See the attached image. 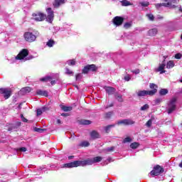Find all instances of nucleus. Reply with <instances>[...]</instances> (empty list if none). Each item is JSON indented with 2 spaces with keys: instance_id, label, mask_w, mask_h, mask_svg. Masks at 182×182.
<instances>
[{
  "instance_id": "f257e3e1",
  "label": "nucleus",
  "mask_w": 182,
  "mask_h": 182,
  "mask_svg": "<svg viewBox=\"0 0 182 182\" xmlns=\"http://www.w3.org/2000/svg\"><path fill=\"white\" fill-rule=\"evenodd\" d=\"M93 164L92 159H88L85 161H75L73 162L65 164L63 166V168H73V167H85V166H92Z\"/></svg>"
},
{
  "instance_id": "f03ea898",
  "label": "nucleus",
  "mask_w": 182,
  "mask_h": 182,
  "mask_svg": "<svg viewBox=\"0 0 182 182\" xmlns=\"http://www.w3.org/2000/svg\"><path fill=\"white\" fill-rule=\"evenodd\" d=\"M149 87L150 89H151V90H139L138 92H136V95L137 96H139V97H141L143 96H153L154 95H156V93H157V89H158V86L157 85L154 84V83H150L149 84Z\"/></svg>"
},
{
  "instance_id": "7ed1b4c3",
  "label": "nucleus",
  "mask_w": 182,
  "mask_h": 182,
  "mask_svg": "<svg viewBox=\"0 0 182 182\" xmlns=\"http://www.w3.org/2000/svg\"><path fill=\"white\" fill-rule=\"evenodd\" d=\"M29 55V51L26 49H23L15 58L11 59V63H14L16 60H29V58H26Z\"/></svg>"
},
{
  "instance_id": "20e7f679",
  "label": "nucleus",
  "mask_w": 182,
  "mask_h": 182,
  "mask_svg": "<svg viewBox=\"0 0 182 182\" xmlns=\"http://www.w3.org/2000/svg\"><path fill=\"white\" fill-rule=\"evenodd\" d=\"M166 3H160L156 4L155 5L156 8L159 9V8H161V6H165L166 8H176V6L174 4H177V0H164Z\"/></svg>"
},
{
  "instance_id": "39448f33",
  "label": "nucleus",
  "mask_w": 182,
  "mask_h": 182,
  "mask_svg": "<svg viewBox=\"0 0 182 182\" xmlns=\"http://www.w3.org/2000/svg\"><path fill=\"white\" fill-rule=\"evenodd\" d=\"M164 171V169L159 165H156V166L154 167L153 170L151 171V176L152 177H154L156 176H160L161 173Z\"/></svg>"
},
{
  "instance_id": "423d86ee",
  "label": "nucleus",
  "mask_w": 182,
  "mask_h": 182,
  "mask_svg": "<svg viewBox=\"0 0 182 182\" xmlns=\"http://www.w3.org/2000/svg\"><path fill=\"white\" fill-rule=\"evenodd\" d=\"M24 38L26 42H35V41H36V36L33 33L26 32L24 33Z\"/></svg>"
},
{
  "instance_id": "0eeeda50",
  "label": "nucleus",
  "mask_w": 182,
  "mask_h": 182,
  "mask_svg": "<svg viewBox=\"0 0 182 182\" xmlns=\"http://www.w3.org/2000/svg\"><path fill=\"white\" fill-rule=\"evenodd\" d=\"M45 18H46V15H45V14L41 12L33 14V18L34 21H37V22L44 21Z\"/></svg>"
},
{
  "instance_id": "6e6552de",
  "label": "nucleus",
  "mask_w": 182,
  "mask_h": 182,
  "mask_svg": "<svg viewBox=\"0 0 182 182\" xmlns=\"http://www.w3.org/2000/svg\"><path fill=\"white\" fill-rule=\"evenodd\" d=\"M1 95H3L4 99H9L11 95H12V91L9 88H1L0 89Z\"/></svg>"
},
{
  "instance_id": "1a4fd4ad",
  "label": "nucleus",
  "mask_w": 182,
  "mask_h": 182,
  "mask_svg": "<svg viewBox=\"0 0 182 182\" xmlns=\"http://www.w3.org/2000/svg\"><path fill=\"white\" fill-rule=\"evenodd\" d=\"M176 102H177V100L176 98H172L170 101L168 106V113L170 114V113H173L174 110H176Z\"/></svg>"
},
{
  "instance_id": "9d476101",
  "label": "nucleus",
  "mask_w": 182,
  "mask_h": 182,
  "mask_svg": "<svg viewBox=\"0 0 182 182\" xmlns=\"http://www.w3.org/2000/svg\"><path fill=\"white\" fill-rule=\"evenodd\" d=\"M47 12V21L49 22L50 23H52L53 21V18H55V14H53V11H52V8H48L46 9Z\"/></svg>"
},
{
  "instance_id": "9b49d317",
  "label": "nucleus",
  "mask_w": 182,
  "mask_h": 182,
  "mask_svg": "<svg viewBox=\"0 0 182 182\" xmlns=\"http://www.w3.org/2000/svg\"><path fill=\"white\" fill-rule=\"evenodd\" d=\"M166 59H167V56H164V61L161 64H159V67L156 69V72H160V74L166 73V70H164V68H166Z\"/></svg>"
},
{
  "instance_id": "f8f14e48",
  "label": "nucleus",
  "mask_w": 182,
  "mask_h": 182,
  "mask_svg": "<svg viewBox=\"0 0 182 182\" xmlns=\"http://www.w3.org/2000/svg\"><path fill=\"white\" fill-rule=\"evenodd\" d=\"M123 21H124L123 18L120 16H116L113 19V23L114 25H116V26H120V25L123 23Z\"/></svg>"
},
{
  "instance_id": "ddd939ff",
  "label": "nucleus",
  "mask_w": 182,
  "mask_h": 182,
  "mask_svg": "<svg viewBox=\"0 0 182 182\" xmlns=\"http://www.w3.org/2000/svg\"><path fill=\"white\" fill-rule=\"evenodd\" d=\"M30 92H32V88L31 87H25L20 90V95H28Z\"/></svg>"
},
{
  "instance_id": "4468645a",
  "label": "nucleus",
  "mask_w": 182,
  "mask_h": 182,
  "mask_svg": "<svg viewBox=\"0 0 182 182\" xmlns=\"http://www.w3.org/2000/svg\"><path fill=\"white\" fill-rule=\"evenodd\" d=\"M65 2V0H54L53 6L54 8H59V6L63 5Z\"/></svg>"
},
{
  "instance_id": "2eb2a0df",
  "label": "nucleus",
  "mask_w": 182,
  "mask_h": 182,
  "mask_svg": "<svg viewBox=\"0 0 182 182\" xmlns=\"http://www.w3.org/2000/svg\"><path fill=\"white\" fill-rule=\"evenodd\" d=\"M105 90L107 93L109 95H113L114 92H116V89H114L113 87H104Z\"/></svg>"
},
{
  "instance_id": "dca6fc26",
  "label": "nucleus",
  "mask_w": 182,
  "mask_h": 182,
  "mask_svg": "<svg viewBox=\"0 0 182 182\" xmlns=\"http://www.w3.org/2000/svg\"><path fill=\"white\" fill-rule=\"evenodd\" d=\"M158 32H159V30H157V28H152L148 31V35L149 36H156Z\"/></svg>"
},
{
  "instance_id": "f3484780",
  "label": "nucleus",
  "mask_w": 182,
  "mask_h": 182,
  "mask_svg": "<svg viewBox=\"0 0 182 182\" xmlns=\"http://www.w3.org/2000/svg\"><path fill=\"white\" fill-rule=\"evenodd\" d=\"M47 110H49V107H43L42 108L37 109V116H41L43 112H47Z\"/></svg>"
},
{
  "instance_id": "a211bd4d",
  "label": "nucleus",
  "mask_w": 182,
  "mask_h": 182,
  "mask_svg": "<svg viewBox=\"0 0 182 182\" xmlns=\"http://www.w3.org/2000/svg\"><path fill=\"white\" fill-rule=\"evenodd\" d=\"M36 94L39 96H48V91L42 90H37Z\"/></svg>"
},
{
  "instance_id": "6ab92c4d",
  "label": "nucleus",
  "mask_w": 182,
  "mask_h": 182,
  "mask_svg": "<svg viewBox=\"0 0 182 182\" xmlns=\"http://www.w3.org/2000/svg\"><path fill=\"white\" fill-rule=\"evenodd\" d=\"M79 146L80 147H89V146H90V144L87 141H83L79 144Z\"/></svg>"
},
{
  "instance_id": "aec40b11",
  "label": "nucleus",
  "mask_w": 182,
  "mask_h": 182,
  "mask_svg": "<svg viewBox=\"0 0 182 182\" xmlns=\"http://www.w3.org/2000/svg\"><path fill=\"white\" fill-rule=\"evenodd\" d=\"M90 136L92 139H99V137H100V136L99 135V133H97V132L96 131H92L90 133Z\"/></svg>"
},
{
  "instance_id": "412c9836",
  "label": "nucleus",
  "mask_w": 182,
  "mask_h": 182,
  "mask_svg": "<svg viewBox=\"0 0 182 182\" xmlns=\"http://www.w3.org/2000/svg\"><path fill=\"white\" fill-rule=\"evenodd\" d=\"M167 93H168V90L166 89V88H162L159 91V95L161 96H166V95H167Z\"/></svg>"
},
{
  "instance_id": "4be33fe9",
  "label": "nucleus",
  "mask_w": 182,
  "mask_h": 182,
  "mask_svg": "<svg viewBox=\"0 0 182 182\" xmlns=\"http://www.w3.org/2000/svg\"><path fill=\"white\" fill-rule=\"evenodd\" d=\"M102 159L103 158L102 156H96L92 159V164H95V163H100V161H102Z\"/></svg>"
},
{
  "instance_id": "5701e85b",
  "label": "nucleus",
  "mask_w": 182,
  "mask_h": 182,
  "mask_svg": "<svg viewBox=\"0 0 182 182\" xmlns=\"http://www.w3.org/2000/svg\"><path fill=\"white\" fill-rule=\"evenodd\" d=\"M60 107L63 112H70L73 109L72 107H66L65 105H60Z\"/></svg>"
},
{
  "instance_id": "b1692460",
  "label": "nucleus",
  "mask_w": 182,
  "mask_h": 182,
  "mask_svg": "<svg viewBox=\"0 0 182 182\" xmlns=\"http://www.w3.org/2000/svg\"><path fill=\"white\" fill-rule=\"evenodd\" d=\"M174 68V61L173 60H169L167 64H166V68L167 69H171Z\"/></svg>"
},
{
  "instance_id": "393cba45",
  "label": "nucleus",
  "mask_w": 182,
  "mask_h": 182,
  "mask_svg": "<svg viewBox=\"0 0 182 182\" xmlns=\"http://www.w3.org/2000/svg\"><path fill=\"white\" fill-rule=\"evenodd\" d=\"M55 41L50 39L46 43V45H47V46H48V48H53V46L55 45Z\"/></svg>"
},
{
  "instance_id": "a878e982",
  "label": "nucleus",
  "mask_w": 182,
  "mask_h": 182,
  "mask_svg": "<svg viewBox=\"0 0 182 182\" xmlns=\"http://www.w3.org/2000/svg\"><path fill=\"white\" fill-rule=\"evenodd\" d=\"M67 65L68 66H75V65H76V60L75 59L73 60H68L67 61Z\"/></svg>"
},
{
  "instance_id": "bb28decb",
  "label": "nucleus",
  "mask_w": 182,
  "mask_h": 182,
  "mask_svg": "<svg viewBox=\"0 0 182 182\" xmlns=\"http://www.w3.org/2000/svg\"><path fill=\"white\" fill-rule=\"evenodd\" d=\"M88 65V69L90 70V72H95L97 70L96 65L94 64L92 65Z\"/></svg>"
},
{
  "instance_id": "cd10ccee",
  "label": "nucleus",
  "mask_w": 182,
  "mask_h": 182,
  "mask_svg": "<svg viewBox=\"0 0 182 182\" xmlns=\"http://www.w3.org/2000/svg\"><path fill=\"white\" fill-rule=\"evenodd\" d=\"M126 120V126H132V124H134L135 122L133 119H125Z\"/></svg>"
},
{
  "instance_id": "c85d7f7f",
  "label": "nucleus",
  "mask_w": 182,
  "mask_h": 182,
  "mask_svg": "<svg viewBox=\"0 0 182 182\" xmlns=\"http://www.w3.org/2000/svg\"><path fill=\"white\" fill-rule=\"evenodd\" d=\"M41 82H49V80H52V77L46 76L40 79Z\"/></svg>"
},
{
  "instance_id": "c756f323",
  "label": "nucleus",
  "mask_w": 182,
  "mask_h": 182,
  "mask_svg": "<svg viewBox=\"0 0 182 182\" xmlns=\"http://www.w3.org/2000/svg\"><path fill=\"white\" fill-rule=\"evenodd\" d=\"M139 146H140V144H139V142H133L130 144L131 149H137Z\"/></svg>"
},
{
  "instance_id": "7c9ffc66",
  "label": "nucleus",
  "mask_w": 182,
  "mask_h": 182,
  "mask_svg": "<svg viewBox=\"0 0 182 182\" xmlns=\"http://www.w3.org/2000/svg\"><path fill=\"white\" fill-rule=\"evenodd\" d=\"M150 106H149V104H145L144 105H143L140 110L141 112H146V110H148V109H149Z\"/></svg>"
},
{
  "instance_id": "2f4dec72",
  "label": "nucleus",
  "mask_w": 182,
  "mask_h": 182,
  "mask_svg": "<svg viewBox=\"0 0 182 182\" xmlns=\"http://www.w3.org/2000/svg\"><path fill=\"white\" fill-rule=\"evenodd\" d=\"M114 126H116V124H110V125L105 127V130L106 133H109V132H110V129H112V127H114Z\"/></svg>"
},
{
  "instance_id": "473e14b6",
  "label": "nucleus",
  "mask_w": 182,
  "mask_h": 182,
  "mask_svg": "<svg viewBox=\"0 0 182 182\" xmlns=\"http://www.w3.org/2000/svg\"><path fill=\"white\" fill-rule=\"evenodd\" d=\"M121 4L122 6H129V5H131L130 2L127 0H122L121 1Z\"/></svg>"
},
{
  "instance_id": "72a5a7b5",
  "label": "nucleus",
  "mask_w": 182,
  "mask_h": 182,
  "mask_svg": "<svg viewBox=\"0 0 182 182\" xmlns=\"http://www.w3.org/2000/svg\"><path fill=\"white\" fill-rule=\"evenodd\" d=\"M117 124H118V126H120V124H123L124 126H126V119L117 121Z\"/></svg>"
},
{
  "instance_id": "f704fd0d",
  "label": "nucleus",
  "mask_w": 182,
  "mask_h": 182,
  "mask_svg": "<svg viewBox=\"0 0 182 182\" xmlns=\"http://www.w3.org/2000/svg\"><path fill=\"white\" fill-rule=\"evenodd\" d=\"M80 124H84V125L90 124V120L83 119V120H81Z\"/></svg>"
},
{
  "instance_id": "c9c22d12",
  "label": "nucleus",
  "mask_w": 182,
  "mask_h": 182,
  "mask_svg": "<svg viewBox=\"0 0 182 182\" xmlns=\"http://www.w3.org/2000/svg\"><path fill=\"white\" fill-rule=\"evenodd\" d=\"M89 72H90V70H89L88 65H87V66H85V67L83 68V70H82V73L86 74V73H89Z\"/></svg>"
},
{
  "instance_id": "e433bc0d",
  "label": "nucleus",
  "mask_w": 182,
  "mask_h": 182,
  "mask_svg": "<svg viewBox=\"0 0 182 182\" xmlns=\"http://www.w3.org/2000/svg\"><path fill=\"white\" fill-rule=\"evenodd\" d=\"M151 124H153V119H149L146 123V127H151Z\"/></svg>"
},
{
  "instance_id": "4c0bfd02",
  "label": "nucleus",
  "mask_w": 182,
  "mask_h": 182,
  "mask_svg": "<svg viewBox=\"0 0 182 182\" xmlns=\"http://www.w3.org/2000/svg\"><path fill=\"white\" fill-rule=\"evenodd\" d=\"M113 114V112H109L105 114V117L107 119H110L112 117V115Z\"/></svg>"
},
{
  "instance_id": "58836bf2",
  "label": "nucleus",
  "mask_w": 182,
  "mask_h": 182,
  "mask_svg": "<svg viewBox=\"0 0 182 182\" xmlns=\"http://www.w3.org/2000/svg\"><path fill=\"white\" fill-rule=\"evenodd\" d=\"M140 5H141V6L146 7V6H149V5H150V4L147 1H142L140 3Z\"/></svg>"
},
{
  "instance_id": "ea45409f",
  "label": "nucleus",
  "mask_w": 182,
  "mask_h": 182,
  "mask_svg": "<svg viewBox=\"0 0 182 182\" xmlns=\"http://www.w3.org/2000/svg\"><path fill=\"white\" fill-rule=\"evenodd\" d=\"M34 130L37 132V133H43L45 132L44 129H41V128H35Z\"/></svg>"
},
{
  "instance_id": "a19ab883",
  "label": "nucleus",
  "mask_w": 182,
  "mask_h": 182,
  "mask_svg": "<svg viewBox=\"0 0 182 182\" xmlns=\"http://www.w3.org/2000/svg\"><path fill=\"white\" fill-rule=\"evenodd\" d=\"M132 141V138L127 137L124 139L123 143H130Z\"/></svg>"
},
{
  "instance_id": "79ce46f5",
  "label": "nucleus",
  "mask_w": 182,
  "mask_h": 182,
  "mask_svg": "<svg viewBox=\"0 0 182 182\" xmlns=\"http://www.w3.org/2000/svg\"><path fill=\"white\" fill-rule=\"evenodd\" d=\"M146 16L149 21H154V16L153 14H147Z\"/></svg>"
},
{
  "instance_id": "37998d69",
  "label": "nucleus",
  "mask_w": 182,
  "mask_h": 182,
  "mask_svg": "<svg viewBox=\"0 0 182 182\" xmlns=\"http://www.w3.org/2000/svg\"><path fill=\"white\" fill-rule=\"evenodd\" d=\"M65 73L66 75H73V72L70 70L68 68H65Z\"/></svg>"
},
{
  "instance_id": "c03bdc74",
  "label": "nucleus",
  "mask_w": 182,
  "mask_h": 182,
  "mask_svg": "<svg viewBox=\"0 0 182 182\" xmlns=\"http://www.w3.org/2000/svg\"><path fill=\"white\" fill-rule=\"evenodd\" d=\"M124 79L126 82H129L132 79V77H130V75H127L124 77Z\"/></svg>"
},
{
  "instance_id": "a18cd8bd",
  "label": "nucleus",
  "mask_w": 182,
  "mask_h": 182,
  "mask_svg": "<svg viewBox=\"0 0 182 182\" xmlns=\"http://www.w3.org/2000/svg\"><path fill=\"white\" fill-rule=\"evenodd\" d=\"M162 100H163L161 98H158V99L155 100V103L156 105H160V103H161Z\"/></svg>"
},
{
  "instance_id": "49530a36",
  "label": "nucleus",
  "mask_w": 182,
  "mask_h": 182,
  "mask_svg": "<svg viewBox=\"0 0 182 182\" xmlns=\"http://www.w3.org/2000/svg\"><path fill=\"white\" fill-rule=\"evenodd\" d=\"M117 100H118V102H123V97L122 95H117Z\"/></svg>"
},
{
  "instance_id": "de8ad7c7",
  "label": "nucleus",
  "mask_w": 182,
  "mask_h": 182,
  "mask_svg": "<svg viewBox=\"0 0 182 182\" xmlns=\"http://www.w3.org/2000/svg\"><path fill=\"white\" fill-rule=\"evenodd\" d=\"M76 80H80L82 79V74H77L75 77Z\"/></svg>"
},
{
  "instance_id": "09e8293b",
  "label": "nucleus",
  "mask_w": 182,
  "mask_h": 182,
  "mask_svg": "<svg viewBox=\"0 0 182 182\" xmlns=\"http://www.w3.org/2000/svg\"><path fill=\"white\" fill-rule=\"evenodd\" d=\"M181 53H177L175 55V59H181Z\"/></svg>"
},
{
  "instance_id": "8fccbe9b",
  "label": "nucleus",
  "mask_w": 182,
  "mask_h": 182,
  "mask_svg": "<svg viewBox=\"0 0 182 182\" xmlns=\"http://www.w3.org/2000/svg\"><path fill=\"white\" fill-rule=\"evenodd\" d=\"M132 73H134L135 75H139V73H140V70L136 69L134 70H132Z\"/></svg>"
},
{
  "instance_id": "3c124183",
  "label": "nucleus",
  "mask_w": 182,
  "mask_h": 182,
  "mask_svg": "<svg viewBox=\"0 0 182 182\" xmlns=\"http://www.w3.org/2000/svg\"><path fill=\"white\" fill-rule=\"evenodd\" d=\"M21 117L22 122H23L24 123H26V122H28V119H26V118L23 117V114H21Z\"/></svg>"
},
{
  "instance_id": "603ef678",
  "label": "nucleus",
  "mask_w": 182,
  "mask_h": 182,
  "mask_svg": "<svg viewBox=\"0 0 182 182\" xmlns=\"http://www.w3.org/2000/svg\"><path fill=\"white\" fill-rule=\"evenodd\" d=\"M130 26H132V23H126L125 24H124V28H130Z\"/></svg>"
},
{
  "instance_id": "864d4df0",
  "label": "nucleus",
  "mask_w": 182,
  "mask_h": 182,
  "mask_svg": "<svg viewBox=\"0 0 182 182\" xmlns=\"http://www.w3.org/2000/svg\"><path fill=\"white\" fill-rule=\"evenodd\" d=\"M113 150H114V146H111V147L107 149V151H113Z\"/></svg>"
},
{
  "instance_id": "5fc2aeb1",
  "label": "nucleus",
  "mask_w": 182,
  "mask_h": 182,
  "mask_svg": "<svg viewBox=\"0 0 182 182\" xmlns=\"http://www.w3.org/2000/svg\"><path fill=\"white\" fill-rule=\"evenodd\" d=\"M19 151H26V147H21L18 149Z\"/></svg>"
},
{
  "instance_id": "6e6d98bb",
  "label": "nucleus",
  "mask_w": 182,
  "mask_h": 182,
  "mask_svg": "<svg viewBox=\"0 0 182 182\" xmlns=\"http://www.w3.org/2000/svg\"><path fill=\"white\" fill-rule=\"evenodd\" d=\"M109 107H113V103H111L110 105H107V106L105 107V109H109Z\"/></svg>"
},
{
  "instance_id": "4d7b16f0",
  "label": "nucleus",
  "mask_w": 182,
  "mask_h": 182,
  "mask_svg": "<svg viewBox=\"0 0 182 182\" xmlns=\"http://www.w3.org/2000/svg\"><path fill=\"white\" fill-rule=\"evenodd\" d=\"M50 83H51L52 86H53V85H56V80H52L50 82Z\"/></svg>"
},
{
  "instance_id": "13d9d810",
  "label": "nucleus",
  "mask_w": 182,
  "mask_h": 182,
  "mask_svg": "<svg viewBox=\"0 0 182 182\" xmlns=\"http://www.w3.org/2000/svg\"><path fill=\"white\" fill-rule=\"evenodd\" d=\"M75 137H76V135H75V134H71V136L70 139H75Z\"/></svg>"
},
{
  "instance_id": "bf43d9fd",
  "label": "nucleus",
  "mask_w": 182,
  "mask_h": 182,
  "mask_svg": "<svg viewBox=\"0 0 182 182\" xmlns=\"http://www.w3.org/2000/svg\"><path fill=\"white\" fill-rule=\"evenodd\" d=\"M57 123H58V124H60L62 123V122L60 121V119H58Z\"/></svg>"
},
{
  "instance_id": "052dcab7",
  "label": "nucleus",
  "mask_w": 182,
  "mask_h": 182,
  "mask_svg": "<svg viewBox=\"0 0 182 182\" xmlns=\"http://www.w3.org/2000/svg\"><path fill=\"white\" fill-rule=\"evenodd\" d=\"M40 170L41 171H46V170H45V168H42V167H40Z\"/></svg>"
},
{
  "instance_id": "680f3d73",
  "label": "nucleus",
  "mask_w": 182,
  "mask_h": 182,
  "mask_svg": "<svg viewBox=\"0 0 182 182\" xmlns=\"http://www.w3.org/2000/svg\"><path fill=\"white\" fill-rule=\"evenodd\" d=\"M178 10L180 11V12H182L181 6H178Z\"/></svg>"
},
{
  "instance_id": "e2e57ef3",
  "label": "nucleus",
  "mask_w": 182,
  "mask_h": 182,
  "mask_svg": "<svg viewBox=\"0 0 182 182\" xmlns=\"http://www.w3.org/2000/svg\"><path fill=\"white\" fill-rule=\"evenodd\" d=\"M107 161H109V163H110L111 161H113V160H112V158H108Z\"/></svg>"
},
{
  "instance_id": "0e129e2a",
  "label": "nucleus",
  "mask_w": 182,
  "mask_h": 182,
  "mask_svg": "<svg viewBox=\"0 0 182 182\" xmlns=\"http://www.w3.org/2000/svg\"><path fill=\"white\" fill-rule=\"evenodd\" d=\"M61 116H68V114H66V113H63V114H61Z\"/></svg>"
},
{
  "instance_id": "69168bd1",
  "label": "nucleus",
  "mask_w": 182,
  "mask_h": 182,
  "mask_svg": "<svg viewBox=\"0 0 182 182\" xmlns=\"http://www.w3.org/2000/svg\"><path fill=\"white\" fill-rule=\"evenodd\" d=\"M179 167H181L182 168V161H181V163L179 164Z\"/></svg>"
},
{
  "instance_id": "338daca9",
  "label": "nucleus",
  "mask_w": 182,
  "mask_h": 182,
  "mask_svg": "<svg viewBox=\"0 0 182 182\" xmlns=\"http://www.w3.org/2000/svg\"><path fill=\"white\" fill-rule=\"evenodd\" d=\"M68 159L70 160V159H73V156H69Z\"/></svg>"
},
{
  "instance_id": "774afa93",
  "label": "nucleus",
  "mask_w": 182,
  "mask_h": 182,
  "mask_svg": "<svg viewBox=\"0 0 182 182\" xmlns=\"http://www.w3.org/2000/svg\"><path fill=\"white\" fill-rule=\"evenodd\" d=\"M18 107H21V104L19 105Z\"/></svg>"
}]
</instances>
